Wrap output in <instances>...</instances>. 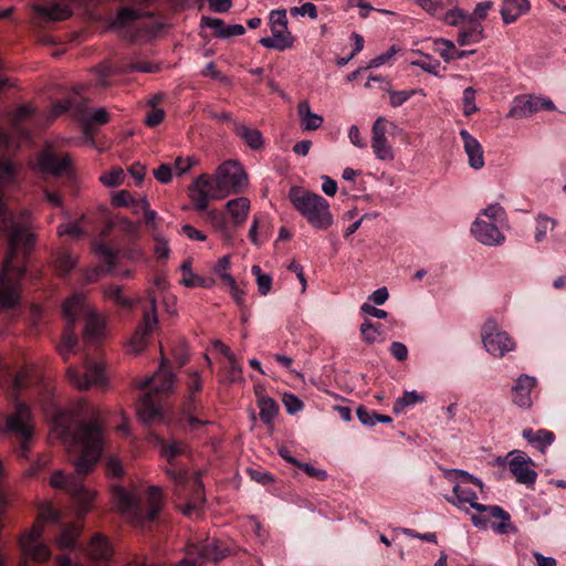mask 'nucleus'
I'll return each mask as SVG.
<instances>
[{
	"label": "nucleus",
	"instance_id": "obj_1",
	"mask_svg": "<svg viewBox=\"0 0 566 566\" xmlns=\"http://www.w3.org/2000/svg\"><path fill=\"white\" fill-rule=\"evenodd\" d=\"M34 388L36 399L42 410L53 417L52 431L61 439L69 452V461L75 469L74 474H65L62 470L55 471L50 484L54 489L66 491L85 513L90 509L95 493L83 484V476L92 472L101 459L104 438L102 426L98 421V412L94 407L85 406L83 416L88 421L80 419V411H64L56 406L51 385L40 381L39 376L22 370L13 380L17 391L38 382Z\"/></svg>",
	"mask_w": 566,
	"mask_h": 566
},
{
	"label": "nucleus",
	"instance_id": "obj_2",
	"mask_svg": "<svg viewBox=\"0 0 566 566\" xmlns=\"http://www.w3.org/2000/svg\"><path fill=\"white\" fill-rule=\"evenodd\" d=\"M17 184V167L9 159H0V223L8 235V252L3 261V270L0 275V307H14L20 300V281L25 274V269L14 262L18 251L30 253L35 243V237L29 232L28 220L30 213L24 211L18 220L9 212L3 202L6 190Z\"/></svg>",
	"mask_w": 566,
	"mask_h": 566
},
{
	"label": "nucleus",
	"instance_id": "obj_3",
	"mask_svg": "<svg viewBox=\"0 0 566 566\" xmlns=\"http://www.w3.org/2000/svg\"><path fill=\"white\" fill-rule=\"evenodd\" d=\"M114 499L120 513L136 527H147L159 515L164 499L157 486H149L144 494H136L123 488H117Z\"/></svg>",
	"mask_w": 566,
	"mask_h": 566
},
{
	"label": "nucleus",
	"instance_id": "obj_4",
	"mask_svg": "<svg viewBox=\"0 0 566 566\" xmlns=\"http://www.w3.org/2000/svg\"><path fill=\"white\" fill-rule=\"evenodd\" d=\"M447 501L458 509L469 512L467 504L476 511L471 515V521L479 528H486L491 517L500 518L501 522L492 523L491 528L497 534L515 533L516 527L511 523L510 514L499 505H484L476 502V493L470 488L455 483L452 489V495L446 497Z\"/></svg>",
	"mask_w": 566,
	"mask_h": 566
},
{
	"label": "nucleus",
	"instance_id": "obj_5",
	"mask_svg": "<svg viewBox=\"0 0 566 566\" xmlns=\"http://www.w3.org/2000/svg\"><path fill=\"white\" fill-rule=\"evenodd\" d=\"M293 208L317 230H327L334 222L329 202L318 193L291 187L287 195Z\"/></svg>",
	"mask_w": 566,
	"mask_h": 566
},
{
	"label": "nucleus",
	"instance_id": "obj_6",
	"mask_svg": "<svg viewBox=\"0 0 566 566\" xmlns=\"http://www.w3.org/2000/svg\"><path fill=\"white\" fill-rule=\"evenodd\" d=\"M4 431L18 441L17 453L27 458L34 436V419L31 409L24 402H18L14 410L6 418Z\"/></svg>",
	"mask_w": 566,
	"mask_h": 566
},
{
	"label": "nucleus",
	"instance_id": "obj_7",
	"mask_svg": "<svg viewBox=\"0 0 566 566\" xmlns=\"http://www.w3.org/2000/svg\"><path fill=\"white\" fill-rule=\"evenodd\" d=\"M63 316L69 324L85 321L84 338L94 340L98 338L104 328L103 319L90 307L82 294H74L62 306Z\"/></svg>",
	"mask_w": 566,
	"mask_h": 566
},
{
	"label": "nucleus",
	"instance_id": "obj_8",
	"mask_svg": "<svg viewBox=\"0 0 566 566\" xmlns=\"http://www.w3.org/2000/svg\"><path fill=\"white\" fill-rule=\"evenodd\" d=\"M189 197L196 211L207 210L210 200H220L227 197V191L221 188L217 175L211 177L202 174L193 181L189 189Z\"/></svg>",
	"mask_w": 566,
	"mask_h": 566
},
{
	"label": "nucleus",
	"instance_id": "obj_9",
	"mask_svg": "<svg viewBox=\"0 0 566 566\" xmlns=\"http://www.w3.org/2000/svg\"><path fill=\"white\" fill-rule=\"evenodd\" d=\"M272 36L260 39V44L266 49L284 51L293 46L294 38L287 29L285 9L272 10L269 14Z\"/></svg>",
	"mask_w": 566,
	"mask_h": 566
},
{
	"label": "nucleus",
	"instance_id": "obj_10",
	"mask_svg": "<svg viewBox=\"0 0 566 566\" xmlns=\"http://www.w3.org/2000/svg\"><path fill=\"white\" fill-rule=\"evenodd\" d=\"M66 375L70 382L78 389H87L92 386L104 387L107 384L103 363L93 359H86L82 370L69 367Z\"/></svg>",
	"mask_w": 566,
	"mask_h": 566
},
{
	"label": "nucleus",
	"instance_id": "obj_11",
	"mask_svg": "<svg viewBox=\"0 0 566 566\" xmlns=\"http://www.w3.org/2000/svg\"><path fill=\"white\" fill-rule=\"evenodd\" d=\"M482 340L485 349L495 357H503L515 348V342L501 331L494 318L485 321L482 327Z\"/></svg>",
	"mask_w": 566,
	"mask_h": 566
},
{
	"label": "nucleus",
	"instance_id": "obj_12",
	"mask_svg": "<svg viewBox=\"0 0 566 566\" xmlns=\"http://www.w3.org/2000/svg\"><path fill=\"white\" fill-rule=\"evenodd\" d=\"M217 178L227 196L239 193L248 185V176L242 166L234 160H228L217 169Z\"/></svg>",
	"mask_w": 566,
	"mask_h": 566
},
{
	"label": "nucleus",
	"instance_id": "obj_13",
	"mask_svg": "<svg viewBox=\"0 0 566 566\" xmlns=\"http://www.w3.org/2000/svg\"><path fill=\"white\" fill-rule=\"evenodd\" d=\"M160 454L169 462L170 467L167 468L166 472L169 478L177 484L182 485L187 482V473L181 470L174 469V460L180 455H184L188 451V446L186 442L180 440H161L160 443Z\"/></svg>",
	"mask_w": 566,
	"mask_h": 566
},
{
	"label": "nucleus",
	"instance_id": "obj_14",
	"mask_svg": "<svg viewBox=\"0 0 566 566\" xmlns=\"http://www.w3.org/2000/svg\"><path fill=\"white\" fill-rule=\"evenodd\" d=\"M509 470L521 484L533 485L536 481L537 473L532 468L533 460L524 452L515 450L509 453Z\"/></svg>",
	"mask_w": 566,
	"mask_h": 566
},
{
	"label": "nucleus",
	"instance_id": "obj_15",
	"mask_svg": "<svg viewBox=\"0 0 566 566\" xmlns=\"http://www.w3.org/2000/svg\"><path fill=\"white\" fill-rule=\"evenodd\" d=\"M158 325V317L156 311L155 298L150 300L149 308L144 311L143 321L136 328L134 335L130 338L129 345L132 350L138 353L143 350L147 345L148 336L155 331Z\"/></svg>",
	"mask_w": 566,
	"mask_h": 566
},
{
	"label": "nucleus",
	"instance_id": "obj_16",
	"mask_svg": "<svg viewBox=\"0 0 566 566\" xmlns=\"http://www.w3.org/2000/svg\"><path fill=\"white\" fill-rule=\"evenodd\" d=\"M501 226V223L476 217L472 223L471 232L480 243L489 247H499L505 241V235L500 231Z\"/></svg>",
	"mask_w": 566,
	"mask_h": 566
},
{
	"label": "nucleus",
	"instance_id": "obj_17",
	"mask_svg": "<svg viewBox=\"0 0 566 566\" xmlns=\"http://www.w3.org/2000/svg\"><path fill=\"white\" fill-rule=\"evenodd\" d=\"M175 382V375L163 363L159 369L151 376L140 382L139 387L147 392H153V396L160 397L172 391Z\"/></svg>",
	"mask_w": 566,
	"mask_h": 566
},
{
	"label": "nucleus",
	"instance_id": "obj_18",
	"mask_svg": "<svg viewBox=\"0 0 566 566\" xmlns=\"http://www.w3.org/2000/svg\"><path fill=\"white\" fill-rule=\"evenodd\" d=\"M38 167L43 174L61 176L70 171L71 158L69 155L59 157L51 148H46L39 155Z\"/></svg>",
	"mask_w": 566,
	"mask_h": 566
},
{
	"label": "nucleus",
	"instance_id": "obj_19",
	"mask_svg": "<svg viewBox=\"0 0 566 566\" xmlns=\"http://www.w3.org/2000/svg\"><path fill=\"white\" fill-rule=\"evenodd\" d=\"M386 118L378 117L373 125L371 148L379 160H392L394 151L386 137Z\"/></svg>",
	"mask_w": 566,
	"mask_h": 566
},
{
	"label": "nucleus",
	"instance_id": "obj_20",
	"mask_svg": "<svg viewBox=\"0 0 566 566\" xmlns=\"http://www.w3.org/2000/svg\"><path fill=\"white\" fill-rule=\"evenodd\" d=\"M537 380L533 376L526 374L520 375L512 387L513 402L523 409H528L533 405L532 390L535 388Z\"/></svg>",
	"mask_w": 566,
	"mask_h": 566
},
{
	"label": "nucleus",
	"instance_id": "obj_21",
	"mask_svg": "<svg viewBox=\"0 0 566 566\" xmlns=\"http://www.w3.org/2000/svg\"><path fill=\"white\" fill-rule=\"evenodd\" d=\"M138 418L144 423H151L161 418L160 397L153 396V392H146L137 406Z\"/></svg>",
	"mask_w": 566,
	"mask_h": 566
},
{
	"label": "nucleus",
	"instance_id": "obj_22",
	"mask_svg": "<svg viewBox=\"0 0 566 566\" xmlns=\"http://www.w3.org/2000/svg\"><path fill=\"white\" fill-rule=\"evenodd\" d=\"M460 137L463 142L470 167L481 169L484 166L483 148L481 144L465 129L460 130Z\"/></svg>",
	"mask_w": 566,
	"mask_h": 566
},
{
	"label": "nucleus",
	"instance_id": "obj_23",
	"mask_svg": "<svg viewBox=\"0 0 566 566\" xmlns=\"http://www.w3.org/2000/svg\"><path fill=\"white\" fill-rule=\"evenodd\" d=\"M205 212V220L217 231L221 238L230 243L233 240L234 233L229 224L226 214L217 209H208Z\"/></svg>",
	"mask_w": 566,
	"mask_h": 566
},
{
	"label": "nucleus",
	"instance_id": "obj_24",
	"mask_svg": "<svg viewBox=\"0 0 566 566\" xmlns=\"http://www.w3.org/2000/svg\"><path fill=\"white\" fill-rule=\"evenodd\" d=\"M483 38V27L481 22L475 21L474 18H468L467 22L460 27L457 42L459 45L464 46L479 43Z\"/></svg>",
	"mask_w": 566,
	"mask_h": 566
},
{
	"label": "nucleus",
	"instance_id": "obj_25",
	"mask_svg": "<svg viewBox=\"0 0 566 566\" xmlns=\"http://www.w3.org/2000/svg\"><path fill=\"white\" fill-rule=\"evenodd\" d=\"M537 96H517L507 114L512 118H526L537 113Z\"/></svg>",
	"mask_w": 566,
	"mask_h": 566
},
{
	"label": "nucleus",
	"instance_id": "obj_26",
	"mask_svg": "<svg viewBox=\"0 0 566 566\" xmlns=\"http://www.w3.org/2000/svg\"><path fill=\"white\" fill-rule=\"evenodd\" d=\"M522 437L535 449L542 453L546 452V449L554 442L555 434L546 429H539L534 431L531 428H526L522 432Z\"/></svg>",
	"mask_w": 566,
	"mask_h": 566
},
{
	"label": "nucleus",
	"instance_id": "obj_27",
	"mask_svg": "<svg viewBox=\"0 0 566 566\" xmlns=\"http://www.w3.org/2000/svg\"><path fill=\"white\" fill-rule=\"evenodd\" d=\"M434 50L444 62L462 60L475 52V50H458L452 41L442 38L434 40Z\"/></svg>",
	"mask_w": 566,
	"mask_h": 566
},
{
	"label": "nucleus",
	"instance_id": "obj_28",
	"mask_svg": "<svg viewBox=\"0 0 566 566\" xmlns=\"http://www.w3.org/2000/svg\"><path fill=\"white\" fill-rule=\"evenodd\" d=\"M233 130L235 135L240 137L251 149L259 150L263 147V136L259 129L251 128L234 120Z\"/></svg>",
	"mask_w": 566,
	"mask_h": 566
},
{
	"label": "nucleus",
	"instance_id": "obj_29",
	"mask_svg": "<svg viewBox=\"0 0 566 566\" xmlns=\"http://www.w3.org/2000/svg\"><path fill=\"white\" fill-rule=\"evenodd\" d=\"M528 0H504L501 15L505 24L515 22L518 17L526 13L530 10Z\"/></svg>",
	"mask_w": 566,
	"mask_h": 566
},
{
	"label": "nucleus",
	"instance_id": "obj_30",
	"mask_svg": "<svg viewBox=\"0 0 566 566\" xmlns=\"http://www.w3.org/2000/svg\"><path fill=\"white\" fill-rule=\"evenodd\" d=\"M227 211L229 212L233 227H240L248 217L250 210V201L245 197H239L231 199L226 205Z\"/></svg>",
	"mask_w": 566,
	"mask_h": 566
},
{
	"label": "nucleus",
	"instance_id": "obj_31",
	"mask_svg": "<svg viewBox=\"0 0 566 566\" xmlns=\"http://www.w3.org/2000/svg\"><path fill=\"white\" fill-rule=\"evenodd\" d=\"M34 11L49 20L61 21L67 19L72 14V10L69 4L54 2L46 6H34Z\"/></svg>",
	"mask_w": 566,
	"mask_h": 566
},
{
	"label": "nucleus",
	"instance_id": "obj_32",
	"mask_svg": "<svg viewBox=\"0 0 566 566\" xmlns=\"http://www.w3.org/2000/svg\"><path fill=\"white\" fill-rule=\"evenodd\" d=\"M297 114L301 119V126L304 130H316L322 126L324 122L323 116L311 111V106L307 101H302L298 103Z\"/></svg>",
	"mask_w": 566,
	"mask_h": 566
},
{
	"label": "nucleus",
	"instance_id": "obj_33",
	"mask_svg": "<svg viewBox=\"0 0 566 566\" xmlns=\"http://www.w3.org/2000/svg\"><path fill=\"white\" fill-rule=\"evenodd\" d=\"M197 553L202 562H217L226 555L220 541L216 538H208L201 543L197 547Z\"/></svg>",
	"mask_w": 566,
	"mask_h": 566
},
{
	"label": "nucleus",
	"instance_id": "obj_34",
	"mask_svg": "<svg viewBox=\"0 0 566 566\" xmlns=\"http://www.w3.org/2000/svg\"><path fill=\"white\" fill-rule=\"evenodd\" d=\"M86 554L92 559L106 560L112 555V547L104 536L95 534L86 547Z\"/></svg>",
	"mask_w": 566,
	"mask_h": 566
},
{
	"label": "nucleus",
	"instance_id": "obj_35",
	"mask_svg": "<svg viewBox=\"0 0 566 566\" xmlns=\"http://www.w3.org/2000/svg\"><path fill=\"white\" fill-rule=\"evenodd\" d=\"M198 400L196 396H188V398L182 402L181 406V418L180 423L184 421L188 423V427L190 430H196L203 423H207V421L200 420L197 417H195V413L198 410Z\"/></svg>",
	"mask_w": 566,
	"mask_h": 566
},
{
	"label": "nucleus",
	"instance_id": "obj_36",
	"mask_svg": "<svg viewBox=\"0 0 566 566\" xmlns=\"http://www.w3.org/2000/svg\"><path fill=\"white\" fill-rule=\"evenodd\" d=\"M82 527L78 524H71L64 527L56 539L60 549H73L76 547L77 537L80 536Z\"/></svg>",
	"mask_w": 566,
	"mask_h": 566
},
{
	"label": "nucleus",
	"instance_id": "obj_37",
	"mask_svg": "<svg viewBox=\"0 0 566 566\" xmlns=\"http://www.w3.org/2000/svg\"><path fill=\"white\" fill-rule=\"evenodd\" d=\"M77 344V336L74 333V324H69L66 321V326L64 333L62 335V340L57 346V352L62 356V358L66 361L69 356L73 353Z\"/></svg>",
	"mask_w": 566,
	"mask_h": 566
},
{
	"label": "nucleus",
	"instance_id": "obj_38",
	"mask_svg": "<svg viewBox=\"0 0 566 566\" xmlns=\"http://www.w3.org/2000/svg\"><path fill=\"white\" fill-rule=\"evenodd\" d=\"M144 17H150V13L143 12L142 10H138V9L123 7L119 9L115 20L113 21V27L114 28H124V27L130 24L132 22H134L140 18H144Z\"/></svg>",
	"mask_w": 566,
	"mask_h": 566
},
{
	"label": "nucleus",
	"instance_id": "obj_39",
	"mask_svg": "<svg viewBox=\"0 0 566 566\" xmlns=\"http://www.w3.org/2000/svg\"><path fill=\"white\" fill-rule=\"evenodd\" d=\"M259 416L263 423L270 424L279 413V405L270 397H260L258 400Z\"/></svg>",
	"mask_w": 566,
	"mask_h": 566
},
{
	"label": "nucleus",
	"instance_id": "obj_40",
	"mask_svg": "<svg viewBox=\"0 0 566 566\" xmlns=\"http://www.w3.org/2000/svg\"><path fill=\"white\" fill-rule=\"evenodd\" d=\"M33 113L34 108L31 105L25 104L18 107L13 113L10 114V122L12 124L13 129L23 137H28V133L21 129L20 125L23 120L31 117Z\"/></svg>",
	"mask_w": 566,
	"mask_h": 566
},
{
	"label": "nucleus",
	"instance_id": "obj_41",
	"mask_svg": "<svg viewBox=\"0 0 566 566\" xmlns=\"http://www.w3.org/2000/svg\"><path fill=\"white\" fill-rule=\"evenodd\" d=\"M70 109H75L76 112L81 111L80 102L77 97L64 98L53 104L51 108V119L56 118L57 116L66 113Z\"/></svg>",
	"mask_w": 566,
	"mask_h": 566
},
{
	"label": "nucleus",
	"instance_id": "obj_42",
	"mask_svg": "<svg viewBox=\"0 0 566 566\" xmlns=\"http://www.w3.org/2000/svg\"><path fill=\"white\" fill-rule=\"evenodd\" d=\"M93 250L102 261L112 270L115 263L116 252L103 241L94 242Z\"/></svg>",
	"mask_w": 566,
	"mask_h": 566
},
{
	"label": "nucleus",
	"instance_id": "obj_43",
	"mask_svg": "<svg viewBox=\"0 0 566 566\" xmlns=\"http://www.w3.org/2000/svg\"><path fill=\"white\" fill-rule=\"evenodd\" d=\"M422 401H424V397L417 391H406L401 398L397 399L392 409L394 412L400 413L405 408Z\"/></svg>",
	"mask_w": 566,
	"mask_h": 566
},
{
	"label": "nucleus",
	"instance_id": "obj_44",
	"mask_svg": "<svg viewBox=\"0 0 566 566\" xmlns=\"http://www.w3.org/2000/svg\"><path fill=\"white\" fill-rule=\"evenodd\" d=\"M478 217H482L488 221H493L501 224H503L506 220L505 210L500 206V203H492L488 206Z\"/></svg>",
	"mask_w": 566,
	"mask_h": 566
},
{
	"label": "nucleus",
	"instance_id": "obj_45",
	"mask_svg": "<svg viewBox=\"0 0 566 566\" xmlns=\"http://www.w3.org/2000/svg\"><path fill=\"white\" fill-rule=\"evenodd\" d=\"M555 220L545 216H539L536 219V231H535V240L536 242H541L545 239L547 231L553 230L555 227Z\"/></svg>",
	"mask_w": 566,
	"mask_h": 566
},
{
	"label": "nucleus",
	"instance_id": "obj_46",
	"mask_svg": "<svg viewBox=\"0 0 566 566\" xmlns=\"http://www.w3.org/2000/svg\"><path fill=\"white\" fill-rule=\"evenodd\" d=\"M360 333L363 340L366 344H374L380 334V325H375L370 321L365 319V322L360 325Z\"/></svg>",
	"mask_w": 566,
	"mask_h": 566
},
{
	"label": "nucleus",
	"instance_id": "obj_47",
	"mask_svg": "<svg viewBox=\"0 0 566 566\" xmlns=\"http://www.w3.org/2000/svg\"><path fill=\"white\" fill-rule=\"evenodd\" d=\"M104 294L107 298L115 302L122 307H130L132 301L122 294V287L118 285H111L105 289Z\"/></svg>",
	"mask_w": 566,
	"mask_h": 566
},
{
	"label": "nucleus",
	"instance_id": "obj_48",
	"mask_svg": "<svg viewBox=\"0 0 566 566\" xmlns=\"http://www.w3.org/2000/svg\"><path fill=\"white\" fill-rule=\"evenodd\" d=\"M251 272L256 276L259 292L262 295H266L271 290L272 277L268 274H263L259 265H253Z\"/></svg>",
	"mask_w": 566,
	"mask_h": 566
},
{
	"label": "nucleus",
	"instance_id": "obj_49",
	"mask_svg": "<svg viewBox=\"0 0 566 566\" xmlns=\"http://www.w3.org/2000/svg\"><path fill=\"white\" fill-rule=\"evenodd\" d=\"M182 284L188 287H197L201 286L205 289H210L214 284V280L211 277H202L192 272H189V276H184L181 280Z\"/></svg>",
	"mask_w": 566,
	"mask_h": 566
},
{
	"label": "nucleus",
	"instance_id": "obj_50",
	"mask_svg": "<svg viewBox=\"0 0 566 566\" xmlns=\"http://www.w3.org/2000/svg\"><path fill=\"white\" fill-rule=\"evenodd\" d=\"M75 264V259L69 252H61L56 258V266L62 275L69 274Z\"/></svg>",
	"mask_w": 566,
	"mask_h": 566
},
{
	"label": "nucleus",
	"instance_id": "obj_51",
	"mask_svg": "<svg viewBox=\"0 0 566 566\" xmlns=\"http://www.w3.org/2000/svg\"><path fill=\"white\" fill-rule=\"evenodd\" d=\"M418 90L410 91H394L389 90V103L392 107H399L403 103H406L412 95H415ZM421 92V90H419Z\"/></svg>",
	"mask_w": 566,
	"mask_h": 566
},
{
	"label": "nucleus",
	"instance_id": "obj_52",
	"mask_svg": "<svg viewBox=\"0 0 566 566\" xmlns=\"http://www.w3.org/2000/svg\"><path fill=\"white\" fill-rule=\"evenodd\" d=\"M469 14L464 13V11L459 8H454L444 14V22L452 27H461L467 22Z\"/></svg>",
	"mask_w": 566,
	"mask_h": 566
},
{
	"label": "nucleus",
	"instance_id": "obj_53",
	"mask_svg": "<svg viewBox=\"0 0 566 566\" xmlns=\"http://www.w3.org/2000/svg\"><path fill=\"white\" fill-rule=\"evenodd\" d=\"M478 111L479 108L475 105V91L472 87H467L463 91V114L470 116Z\"/></svg>",
	"mask_w": 566,
	"mask_h": 566
},
{
	"label": "nucleus",
	"instance_id": "obj_54",
	"mask_svg": "<svg viewBox=\"0 0 566 566\" xmlns=\"http://www.w3.org/2000/svg\"><path fill=\"white\" fill-rule=\"evenodd\" d=\"M153 238L155 241L154 252L157 255V258L168 259L170 253L168 240L159 233H154Z\"/></svg>",
	"mask_w": 566,
	"mask_h": 566
},
{
	"label": "nucleus",
	"instance_id": "obj_55",
	"mask_svg": "<svg viewBox=\"0 0 566 566\" xmlns=\"http://www.w3.org/2000/svg\"><path fill=\"white\" fill-rule=\"evenodd\" d=\"M453 4V0H424L422 9L434 15Z\"/></svg>",
	"mask_w": 566,
	"mask_h": 566
},
{
	"label": "nucleus",
	"instance_id": "obj_56",
	"mask_svg": "<svg viewBox=\"0 0 566 566\" xmlns=\"http://www.w3.org/2000/svg\"><path fill=\"white\" fill-rule=\"evenodd\" d=\"M424 57L426 60H418L411 62V65L418 66L424 72L438 76V67L440 66V62L438 60H432L429 55H424Z\"/></svg>",
	"mask_w": 566,
	"mask_h": 566
},
{
	"label": "nucleus",
	"instance_id": "obj_57",
	"mask_svg": "<svg viewBox=\"0 0 566 566\" xmlns=\"http://www.w3.org/2000/svg\"><path fill=\"white\" fill-rule=\"evenodd\" d=\"M399 51H400V48L396 44H392L385 53L371 59L367 67L368 69L378 67V66L385 64Z\"/></svg>",
	"mask_w": 566,
	"mask_h": 566
},
{
	"label": "nucleus",
	"instance_id": "obj_58",
	"mask_svg": "<svg viewBox=\"0 0 566 566\" xmlns=\"http://www.w3.org/2000/svg\"><path fill=\"white\" fill-rule=\"evenodd\" d=\"M283 403L286 411L291 415L301 411L304 407L302 400L293 394H285L283 397Z\"/></svg>",
	"mask_w": 566,
	"mask_h": 566
},
{
	"label": "nucleus",
	"instance_id": "obj_59",
	"mask_svg": "<svg viewBox=\"0 0 566 566\" xmlns=\"http://www.w3.org/2000/svg\"><path fill=\"white\" fill-rule=\"evenodd\" d=\"M201 27L210 28L214 30L216 35L222 38V33L226 32L224 22L218 18L202 17Z\"/></svg>",
	"mask_w": 566,
	"mask_h": 566
},
{
	"label": "nucleus",
	"instance_id": "obj_60",
	"mask_svg": "<svg viewBox=\"0 0 566 566\" xmlns=\"http://www.w3.org/2000/svg\"><path fill=\"white\" fill-rule=\"evenodd\" d=\"M124 172L122 169H114L101 176V181L107 187H115L122 184Z\"/></svg>",
	"mask_w": 566,
	"mask_h": 566
},
{
	"label": "nucleus",
	"instance_id": "obj_61",
	"mask_svg": "<svg viewBox=\"0 0 566 566\" xmlns=\"http://www.w3.org/2000/svg\"><path fill=\"white\" fill-rule=\"evenodd\" d=\"M290 12L292 15H308L313 20L317 18L316 6L312 2H305L301 7H293L290 9Z\"/></svg>",
	"mask_w": 566,
	"mask_h": 566
},
{
	"label": "nucleus",
	"instance_id": "obj_62",
	"mask_svg": "<svg viewBox=\"0 0 566 566\" xmlns=\"http://www.w3.org/2000/svg\"><path fill=\"white\" fill-rule=\"evenodd\" d=\"M356 415H357V418L360 421V423L364 426L371 427L376 422L375 415H377V412L373 411V410H368L365 406H359L356 409Z\"/></svg>",
	"mask_w": 566,
	"mask_h": 566
},
{
	"label": "nucleus",
	"instance_id": "obj_63",
	"mask_svg": "<svg viewBox=\"0 0 566 566\" xmlns=\"http://www.w3.org/2000/svg\"><path fill=\"white\" fill-rule=\"evenodd\" d=\"M144 214V222L147 227V229L150 231L151 235L154 233L158 232V214L155 210H151L150 207L143 213Z\"/></svg>",
	"mask_w": 566,
	"mask_h": 566
},
{
	"label": "nucleus",
	"instance_id": "obj_64",
	"mask_svg": "<svg viewBox=\"0 0 566 566\" xmlns=\"http://www.w3.org/2000/svg\"><path fill=\"white\" fill-rule=\"evenodd\" d=\"M165 118V112L164 109L161 108H151L145 119H144V123L148 126V127H156L158 126Z\"/></svg>",
	"mask_w": 566,
	"mask_h": 566
}]
</instances>
